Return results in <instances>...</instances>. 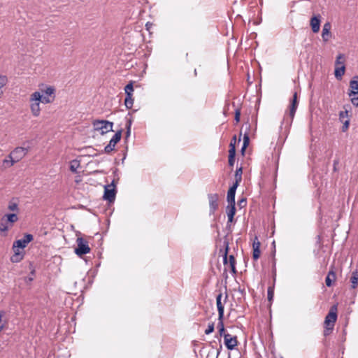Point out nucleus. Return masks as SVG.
Listing matches in <instances>:
<instances>
[{"instance_id": "72a5a7b5", "label": "nucleus", "mask_w": 358, "mask_h": 358, "mask_svg": "<svg viewBox=\"0 0 358 358\" xmlns=\"http://www.w3.org/2000/svg\"><path fill=\"white\" fill-rule=\"evenodd\" d=\"M229 263H230V266L231 267L232 272L235 273L236 272V267H235L236 260L233 255L229 256Z\"/></svg>"}, {"instance_id": "2eb2a0df", "label": "nucleus", "mask_w": 358, "mask_h": 358, "mask_svg": "<svg viewBox=\"0 0 358 358\" xmlns=\"http://www.w3.org/2000/svg\"><path fill=\"white\" fill-rule=\"evenodd\" d=\"M297 106H298L297 93L294 92L293 94V99H292V103L289 106V117L291 119V122H292L294 117L295 115V113H296Z\"/></svg>"}, {"instance_id": "ddd939ff", "label": "nucleus", "mask_w": 358, "mask_h": 358, "mask_svg": "<svg viewBox=\"0 0 358 358\" xmlns=\"http://www.w3.org/2000/svg\"><path fill=\"white\" fill-rule=\"evenodd\" d=\"M350 92H348L349 96H352L358 94V76H355L350 82Z\"/></svg>"}, {"instance_id": "a18cd8bd", "label": "nucleus", "mask_w": 358, "mask_h": 358, "mask_svg": "<svg viewBox=\"0 0 358 358\" xmlns=\"http://www.w3.org/2000/svg\"><path fill=\"white\" fill-rule=\"evenodd\" d=\"M348 111H347V110H345V111H341V112H340V114H339V117H340L341 119H343V118H344L345 117H347V116H348Z\"/></svg>"}, {"instance_id": "cd10ccee", "label": "nucleus", "mask_w": 358, "mask_h": 358, "mask_svg": "<svg viewBox=\"0 0 358 358\" xmlns=\"http://www.w3.org/2000/svg\"><path fill=\"white\" fill-rule=\"evenodd\" d=\"M132 124V120L131 118H128L126 117V137L128 138L130 136L131 134V127Z\"/></svg>"}, {"instance_id": "a19ab883", "label": "nucleus", "mask_w": 358, "mask_h": 358, "mask_svg": "<svg viewBox=\"0 0 358 358\" xmlns=\"http://www.w3.org/2000/svg\"><path fill=\"white\" fill-rule=\"evenodd\" d=\"M5 313L2 310H0V331L3 329L4 324L1 322L2 317L4 315Z\"/></svg>"}, {"instance_id": "0eeeda50", "label": "nucleus", "mask_w": 358, "mask_h": 358, "mask_svg": "<svg viewBox=\"0 0 358 358\" xmlns=\"http://www.w3.org/2000/svg\"><path fill=\"white\" fill-rule=\"evenodd\" d=\"M122 136V130L117 131L114 136L112 137L109 143L104 148V152L106 153H110L115 149V145L118 143Z\"/></svg>"}, {"instance_id": "5701e85b", "label": "nucleus", "mask_w": 358, "mask_h": 358, "mask_svg": "<svg viewBox=\"0 0 358 358\" xmlns=\"http://www.w3.org/2000/svg\"><path fill=\"white\" fill-rule=\"evenodd\" d=\"M134 104V99L133 95H126L125 99H124V105L127 109H130L132 108Z\"/></svg>"}, {"instance_id": "49530a36", "label": "nucleus", "mask_w": 358, "mask_h": 358, "mask_svg": "<svg viewBox=\"0 0 358 358\" xmlns=\"http://www.w3.org/2000/svg\"><path fill=\"white\" fill-rule=\"evenodd\" d=\"M236 136H234L232 139L231 140V142H230V148H231V146H235V144H236Z\"/></svg>"}, {"instance_id": "f3484780", "label": "nucleus", "mask_w": 358, "mask_h": 358, "mask_svg": "<svg viewBox=\"0 0 358 358\" xmlns=\"http://www.w3.org/2000/svg\"><path fill=\"white\" fill-rule=\"evenodd\" d=\"M222 297V293H220L219 294L217 295V296H216V305H217V311H218V317H221V318H224V306H223V304L222 303V301H221Z\"/></svg>"}, {"instance_id": "473e14b6", "label": "nucleus", "mask_w": 358, "mask_h": 358, "mask_svg": "<svg viewBox=\"0 0 358 358\" xmlns=\"http://www.w3.org/2000/svg\"><path fill=\"white\" fill-rule=\"evenodd\" d=\"M10 227L11 226L8 225L6 221L1 220V222L0 223V231L6 232Z\"/></svg>"}, {"instance_id": "39448f33", "label": "nucleus", "mask_w": 358, "mask_h": 358, "mask_svg": "<svg viewBox=\"0 0 358 358\" xmlns=\"http://www.w3.org/2000/svg\"><path fill=\"white\" fill-rule=\"evenodd\" d=\"M76 243L77 248H75V253L78 257H82L90 252V248L88 245V242L82 237L78 238Z\"/></svg>"}, {"instance_id": "c756f323", "label": "nucleus", "mask_w": 358, "mask_h": 358, "mask_svg": "<svg viewBox=\"0 0 358 358\" xmlns=\"http://www.w3.org/2000/svg\"><path fill=\"white\" fill-rule=\"evenodd\" d=\"M8 209L10 211L18 212L19 211L18 204L13 201H10L8 203Z\"/></svg>"}, {"instance_id": "f8f14e48", "label": "nucleus", "mask_w": 358, "mask_h": 358, "mask_svg": "<svg viewBox=\"0 0 358 358\" xmlns=\"http://www.w3.org/2000/svg\"><path fill=\"white\" fill-rule=\"evenodd\" d=\"M238 186V185L237 182H234L233 185L229 189L227 196V200L229 204H236L235 194Z\"/></svg>"}, {"instance_id": "4be33fe9", "label": "nucleus", "mask_w": 358, "mask_h": 358, "mask_svg": "<svg viewBox=\"0 0 358 358\" xmlns=\"http://www.w3.org/2000/svg\"><path fill=\"white\" fill-rule=\"evenodd\" d=\"M336 280V273L333 271H330L327 276L325 279L326 285L327 287H331L332 285V282Z\"/></svg>"}, {"instance_id": "2f4dec72", "label": "nucleus", "mask_w": 358, "mask_h": 358, "mask_svg": "<svg viewBox=\"0 0 358 358\" xmlns=\"http://www.w3.org/2000/svg\"><path fill=\"white\" fill-rule=\"evenodd\" d=\"M242 173H243V171H242L241 167H240L236 170V174H235L236 182H237L238 185L239 182L241 181Z\"/></svg>"}, {"instance_id": "9b49d317", "label": "nucleus", "mask_w": 358, "mask_h": 358, "mask_svg": "<svg viewBox=\"0 0 358 358\" xmlns=\"http://www.w3.org/2000/svg\"><path fill=\"white\" fill-rule=\"evenodd\" d=\"M331 24L329 22H327L324 23L322 27V38L324 42H327L332 36V34L331 32Z\"/></svg>"}, {"instance_id": "de8ad7c7", "label": "nucleus", "mask_w": 358, "mask_h": 358, "mask_svg": "<svg viewBox=\"0 0 358 358\" xmlns=\"http://www.w3.org/2000/svg\"><path fill=\"white\" fill-rule=\"evenodd\" d=\"M235 162V158L234 157H229V165L230 166H234Z\"/></svg>"}, {"instance_id": "4c0bfd02", "label": "nucleus", "mask_w": 358, "mask_h": 358, "mask_svg": "<svg viewBox=\"0 0 358 358\" xmlns=\"http://www.w3.org/2000/svg\"><path fill=\"white\" fill-rule=\"evenodd\" d=\"M267 297L268 301H271L273 298V289L269 287L267 290Z\"/></svg>"}, {"instance_id": "ea45409f", "label": "nucleus", "mask_w": 358, "mask_h": 358, "mask_svg": "<svg viewBox=\"0 0 358 358\" xmlns=\"http://www.w3.org/2000/svg\"><path fill=\"white\" fill-rule=\"evenodd\" d=\"M351 102L355 106H358V94L351 96Z\"/></svg>"}, {"instance_id": "a878e982", "label": "nucleus", "mask_w": 358, "mask_h": 358, "mask_svg": "<svg viewBox=\"0 0 358 358\" xmlns=\"http://www.w3.org/2000/svg\"><path fill=\"white\" fill-rule=\"evenodd\" d=\"M80 166V162L78 160H73L70 163V170L73 173H76L77 169Z\"/></svg>"}, {"instance_id": "b1692460", "label": "nucleus", "mask_w": 358, "mask_h": 358, "mask_svg": "<svg viewBox=\"0 0 358 358\" xmlns=\"http://www.w3.org/2000/svg\"><path fill=\"white\" fill-rule=\"evenodd\" d=\"M350 282L352 283V287L353 289L356 288L358 285V272L354 271L352 274V277L350 278Z\"/></svg>"}, {"instance_id": "423d86ee", "label": "nucleus", "mask_w": 358, "mask_h": 358, "mask_svg": "<svg viewBox=\"0 0 358 358\" xmlns=\"http://www.w3.org/2000/svg\"><path fill=\"white\" fill-rule=\"evenodd\" d=\"M208 201H209L210 215H213L215 213V211L218 209L219 195L217 193L208 194Z\"/></svg>"}, {"instance_id": "6ab92c4d", "label": "nucleus", "mask_w": 358, "mask_h": 358, "mask_svg": "<svg viewBox=\"0 0 358 358\" xmlns=\"http://www.w3.org/2000/svg\"><path fill=\"white\" fill-rule=\"evenodd\" d=\"M3 221H6L7 223L10 222V226L18 220V217L16 213L6 214L2 217Z\"/></svg>"}, {"instance_id": "c03bdc74", "label": "nucleus", "mask_w": 358, "mask_h": 358, "mask_svg": "<svg viewBox=\"0 0 358 358\" xmlns=\"http://www.w3.org/2000/svg\"><path fill=\"white\" fill-rule=\"evenodd\" d=\"M247 201L246 199L243 198L238 201V206L241 207L245 206L246 205Z\"/></svg>"}, {"instance_id": "58836bf2", "label": "nucleus", "mask_w": 358, "mask_h": 358, "mask_svg": "<svg viewBox=\"0 0 358 358\" xmlns=\"http://www.w3.org/2000/svg\"><path fill=\"white\" fill-rule=\"evenodd\" d=\"M236 155V148L235 146H231L229 150V157H234L235 158Z\"/></svg>"}, {"instance_id": "20e7f679", "label": "nucleus", "mask_w": 358, "mask_h": 358, "mask_svg": "<svg viewBox=\"0 0 358 358\" xmlns=\"http://www.w3.org/2000/svg\"><path fill=\"white\" fill-rule=\"evenodd\" d=\"M28 149L22 147H17L13 150L8 155L10 159V164L9 166H13L16 162L20 161L27 153Z\"/></svg>"}, {"instance_id": "c85d7f7f", "label": "nucleus", "mask_w": 358, "mask_h": 358, "mask_svg": "<svg viewBox=\"0 0 358 358\" xmlns=\"http://www.w3.org/2000/svg\"><path fill=\"white\" fill-rule=\"evenodd\" d=\"M134 92V87H133V83L130 82L128 83L125 87H124V92L126 95H133Z\"/></svg>"}, {"instance_id": "bb28decb", "label": "nucleus", "mask_w": 358, "mask_h": 358, "mask_svg": "<svg viewBox=\"0 0 358 358\" xmlns=\"http://www.w3.org/2000/svg\"><path fill=\"white\" fill-rule=\"evenodd\" d=\"M218 320H219V322L217 324V328L219 330L220 335L224 336V334H225L224 333L225 329H224V322H223V318L218 317Z\"/></svg>"}, {"instance_id": "6e6d98bb", "label": "nucleus", "mask_w": 358, "mask_h": 358, "mask_svg": "<svg viewBox=\"0 0 358 358\" xmlns=\"http://www.w3.org/2000/svg\"><path fill=\"white\" fill-rule=\"evenodd\" d=\"M336 163H337L336 162H334V165L335 166ZM336 169V168L334 167V169Z\"/></svg>"}, {"instance_id": "412c9836", "label": "nucleus", "mask_w": 358, "mask_h": 358, "mask_svg": "<svg viewBox=\"0 0 358 358\" xmlns=\"http://www.w3.org/2000/svg\"><path fill=\"white\" fill-rule=\"evenodd\" d=\"M55 90L53 87H51V86H49L48 87H46V89L45 90H42V94H41V95H45L46 96H48L50 99H52V101L54 100V98H55Z\"/></svg>"}, {"instance_id": "9d476101", "label": "nucleus", "mask_w": 358, "mask_h": 358, "mask_svg": "<svg viewBox=\"0 0 358 358\" xmlns=\"http://www.w3.org/2000/svg\"><path fill=\"white\" fill-rule=\"evenodd\" d=\"M115 194L116 189L114 187L110 188V186L104 187V194L103 196L104 200L108 201L109 202H113L115 201Z\"/></svg>"}, {"instance_id": "09e8293b", "label": "nucleus", "mask_w": 358, "mask_h": 358, "mask_svg": "<svg viewBox=\"0 0 358 358\" xmlns=\"http://www.w3.org/2000/svg\"><path fill=\"white\" fill-rule=\"evenodd\" d=\"M348 126H349V120H346L345 122H344V125L343 127V131H345V129H348Z\"/></svg>"}, {"instance_id": "3c124183", "label": "nucleus", "mask_w": 358, "mask_h": 358, "mask_svg": "<svg viewBox=\"0 0 358 358\" xmlns=\"http://www.w3.org/2000/svg\"><path fill=\"white\" fill-rule=\"evenodd\" d=\"M3 164H6L8 166H10V159H4L3 160Z\"/></svg>"}, {"instance_id": "f704fd0d", "label": "nucleus", "mask_w": 358, "mask_h": 358, "mask_svg": "<svg viewBox=\"0 0 358 358\" xmlns=\"http://www.w3.org/2000/svg\"><path fill=\"white\" fill-rule=\"evenodd\" d=\"M215 328V325L213 322L209 323L208 325V328L205 330L206 334H210L213 332Z\"/></svg>"}, {"instance_id": "6e6552de", "label": "nucleus", "mask_w": 358, "mask_h": 358, "mask_svg": "<svg viewBox=\"0 0 358 358\" xmlns=\"http://www.w3.org/2000/svg\"><path fill=\"white\" fill-rule=\"evenodd\" d=\"M34 237L31 234H27L21 239H18L13 243V248H18L23 250L27 245L33 240Z\"/></svg>"}, {"instance_id": "7c9ffc66", "label": "nucleus", "mask_w": 358, "mask_h": 358, "mask_svg": "<svg viewBox=\"0 0 358 358\" xmlns=\"http://www.w3.org/2000/svg\"><path fill=\"white\" fill-rule=\"evenodd\" d=\"M345 57L342 54H339L336 60V66H340L341 65H344Z\"/></svg>"}, {"instance_id": "c9c22d12", "label": "nucleus", "mask_w": 358, "mask_h": 358, "mask_svg": "<svg viewBox=\"0 0 358 358\" xmlns=\"http://www.w3.org/2000/svg\"><path fill=\"white\" fill-rule=\"evenodd\" d=\"M8 82V78L6 76H0V89L3 87Z\"/></svg>"}, {"instance_id": "aec40b11", "label": "nucleus", "mask_w": 358, "mask_h": 358, "mask_svg": "<svg viewBox=\"0 0 358 358\" xmlns=\"http://www.w3.org/2000/svg\"><path fill=\"white\" fill-rule=\"evenodd\" d=\"M345 65H341L340 66H336L335 71H334L335 77L338 80H341L342 79L343 76L345 73Z\"/></svg>"}, {"instance_id": "5fc2aeb1", "label": "nucleus", "mask_w": 358, "mask_h": 358, "mask_svg": "<svg viewBox=\"0 0 358 358\" xmlns=\"http://www.w3.org/2000/svg\"><path fill=\"white\" fill-rule=\"evenodd\" d=\"M221 349H222V345H220V350L217 351V355L220 354V351Z\"/></svg>"}, {"instance_id": "603ef678", "label": "nucleus", "mask_w": 358, "mask_h": 358, "mask_svg": "<svg viewBox=\"0 0 358 358\" xmlns=\"http://www.w3.org/2000/svg\"><path fill=\"white\" fill-rule=\"evenodd\" d=\"M228 217V221H227V225L233 222L234 217L232 216H227Z\"/></svg>"}, {"instance_id": "a211bd4d", "label": "nucleus", "mask_w": 358, "mask_h": 358, "mask_svg": "<svg viewBox=\"0 0 358 358\" xmlns=\"http://www.w3.org/2000/svg\"><path fill=\"white\" fill-rule=\"evenodd\" d=\"M14 254L10 257V261L13 263L20 262L24 257L23 251H20L18 248H13Z\"/></svg>"}, {"instance_id": "37998d69", "label": "nucleus", "mask_w": 358, "mask_h": 358, "mask_svg": "<svg viewBox=\"0 0 358 358\" xmlns=\"http://www.w3.org/2000/svg\"><path fill=\"white\" fill-rule=\"evenodd\" d=\"M227 253H228V243H227L225 252L223 258L224 264H227Z\"/></svg>"}, {"instance_id": "f03ea898", "label": "nucleus", "mask_w": 358, "mask_h": 358, "mask_svg": "<svg viewBox=\"0 0 358 358\" xmlns=\"http://www.w3.org/2000/svg\"><path fill=\"white\" fill-rule=\"evenodd\" d=\"M336 320L337 306L334 305L331 307L329 313L325 317L324 324L326 329L324 331V336H328L333 330Z\"/></svg>"}, {"instance_id": "393cba45", "label": "nucleus", "mask_w": 358, "mask_h": 358, "mask_svg": "<svg viewBox=\"0 0 358 358\" xmlns=\"http://www.w3.org/2000/svg\"><path fill=\"white\" fill-rule=\"evenodd\" d=\"M236 204H229L227 207V216H232L234 217V215L236 213Z\"/></svg>"}, {"instance_id": "4468645a", "label": "nucleus", "mask_w": 358, "mask_h": 358, "mask_svg": "<svg viewBox=\"0 0 358 358\" xmlns=\"http://www.w3.org/2000/svg\"><path fill=\"white\" fill-rule=\"evenodd\" d=\"M321 16L320 15H315L310 19V26L313 32L317 33L320 27Z\"/></svg>"}, {"instance_id": "1a4fd4ad", "label": "nucleus", "mask_w": 358, "mask_h": 358, "mask_svg": "<svg viewBox=\"0 0 358 358\" xmlns=\"http://www.w3.org/2000/svg\"><path fill=\"white\" fill-rule=\"evenodd\" d=\"M224 341L225 346L229 350H234L238 344L236 336H232L228 333L224 334Z\"/></svg>"}, {"instance_id": "f257e3e1", "label": "nucleus", "mask_w": 358, "mask_h": 358, "mask_svg": "<svg viewBox=\"0 0 358 358\" xmlns=\"http://www.w3.org/2000/svg\"><path fill=\"white\" fill-rule=\"evenodd\" d=\"M30 101V108L32 115L34 117H38L41 112L40 101L43 103H50L52 102V99L45 95H41L39 92H35L31 95Z\"/></svg>"}, {"instance_id": "79ce46f5", "label": "nucleus", "mask_w": 358, "mask_h": 358, "mask_svg": "<svg viewBox=\"0 0 358 358\" xmlns=\"http://www.w3.org/2000/svg\"><path fill=\"white\" fill-rule=\"evenodd\" d=\"M241 111L239 109H236L235 111V120L236 122L240 121Z\"/></svg>"}, {"instance_id": "dca6fc26", "label": "nucleus", "mask_w": 358, "mask_h": 358, "mask_svg": "<svg viewBox=\"0 0 358 358\" xmlns=\"http://www.w3.org/2000/svg\"><path fill=\"white\" fill-rule=\"evenodd\" d=\"M253 253H252V258L254 260H257L260 256V243L257 239V237H255L253 244Z\"/></svg>"}, {"instance_id": "e433bc0d", "label": "nucleus", "mask_w": 358, "mask_h": 358, "mask_svg": "<svg viewBox=\"0 0 358 358\" xmlns=\"http://www.w3.org/2000/svg\"><path fill=\"white\" fill-rule=\"evenodd\" d=\"M249 134L248 133L245 132L243 135V145H244V148H247L249 145Z\"/></svg>"}, {"instance_id": "8fccbe9b", "label": "nucleus", "mask_w": 358, "mask_h": 358, "mask_svg": "<svg viewBox=\"0 0 358 358\" xmlns=\"http://www.w3.org/2000/svg\"><path fill=\"white\" fill-rule=\"evenodd\" d=\"M106 186H110V188H113L114 187L115 189V187H116V185H115V180H113L110 184L109 185H107Z\"/></svg>"}, {"instance_id": "7ed1b4c3", "label": "nucleus", "mask_w": 358, "mask_h": 358, "mask_svg": "<svg viewBox=\"0 0 358 358\" xmlns=\"http://www.w3.org/2000/svg\"><path fill=\"white\" fill-rule=\"evenodd\" d=\"M94 129L100 131L101 134L113 131V123L108 120H94L93 122Z\"/></svg>"}, {"instance_id": "864d4df0", "label": "nucleus", "mask_w": 358, "mask_h": 358, "mask_svg": "<svg viewBox=\"0 0 358 358\" xmlns=\"http://www.w3.org/2000/svg\"><path fill=\"white\" fill-rule=\"evenodd\" d=\"M245 148H244V145H243V147L241 148V152H242L243 154L244 153Z\"/></svg>"}]
</instances>
